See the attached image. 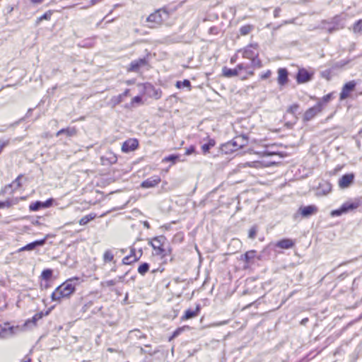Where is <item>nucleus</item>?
Wrapping results in <instances>:
<instances>
[{
  "label": "nucleus",
  "mask_w": 362,
  "mask_h": 362,
  "mask_svg": "<svg viewBox=\"0 0 362 362\" xmlns=\"http://www.w3.org/2000/svg\"><path fill=\"white\" fill-rule=\"evenodd\" d=\"M50 16H51V13H45L43 16H42L39 20L40 21H42V20H48L50 18Z\"/></svg>",
  "instance_id": "obj_50"
},
{
  "label": "nucleus",
  "mask_w": 362,
  "mask_h": 362,
  "mask_svg": "<svg viewBox=\"0 0 362 362\" xmlns=\"http://www.w3.org/2000/svg\"><path fill=\"white\" fill-rule=\"evenodd\" d=\"M361 202L359 199H356L353 201H349L344 203L340 209L334 210L331 214L333 216H339L342 214L348 213L349 211H353L361 205Z\"/></svg>",
  "instance_id": "obj_3"
},
{
  "label": "nucleus",
  "mask_w": 362,
  "mask_h": 362,
  "mask_svg": "<svg viewBox=\"0 0 362 362\" xmlns=\"http://www.w3.org/2000/svg\"><path fill=\"white\" fill-rule=\"evenodd\" d=\"M30 1L33 4H41L43 0H30Z\"/></svg>",
  "instance_id": "obj_57"
},
{
  "label": "nucleus",
  "mask_w": 362,
  "mask_h": 362,
  "mask_svg": "<svg viewBox=\"0 0 362 362\" xmlns=\"http://www.w3.org/2000/svg\"><path fill=\"white\" fill-rule=\"evenodd\" d=\"M114 259V255L110 250H106L103 255L104 262H109Z\"/></svg>",
  "instance_id": "obj_29"
},
{
  "label": "nucleus",
  "mask_w": 362,
  "mask_h": 362,
  "mask_svg": "<svg viewBox=\"0 0 362 362\" xmlns=\"http://www.w3.org/2000/svg\"><path fill=\"white\" fill-rule=\"evenodd\" d=\"M129 93V89H126L124 93L122 94H119V95L115 96L111 99V101L114 105H117L122 103L124 100V98L127 96H128Z\"/></svg>",
  "instance_id": "obj_22"
},
{
  "label": "nucleus",
  "mask_w": 362,
  "mask_h": 362,
  "mask_svg": "<svg viewBox=\"0 0 362 362\" xmlns=\"http://www.w3.org/2000/svg\"><path fill=\"white\" fill-rule=\"evenodd\" d=\"M354 180V175L353 173H349L344 175L339 180V186L341 189H346L349 187Z\"/></svg>",
  "instance_id": "obj_7"
},
{
  "label": "nucleus",
  "mask_w": 362,
  "mask_h": 362,
  "mask_svg": "<svg viewBox=\"0 0 362 362\" xmlns=\"http://www.w3.org/2000/svg\"><path fill=\"white\" fill-rule=\"evenodd\" d=\"M142 337H144V336L139 329H134L129 332V339H141Z\"/></svg>",
  "instance_id": "obj_28"
},
{
  "label": "nucleus",
  "mask_w": 362,
  "mask_h": 362,
  "mask_svg": "<svg viewBox=\"0 0 362 362\" xmlns=\"http://www.w3.org/2000/svg\"><path fill=\"white\" fill-rule=\"evenodd\" d=\"M95 4V0H93L92 1V5Z\"/></svg>",
  "instance_id": "obj_63"
},
{
  "label": "nucleus",
  "mask_w": 362,
  "mask_h": 362,
  "mask_svg": "<svg viewBox=\"0 0 362 362\" xmlns=\"http://www.w3.org/2000/svg\"><path fill=\"white\" fill-rule=\"evenodd\" d=\"M42 317V313H37L35 314L33 318L31 320H28V321H26L25 322V325H28L30 323H33L34 325H36V322L40 320L41 318Z\"/></svg>",
  "instance_id": "obj_34"
},
{
  "label": "nucleus",
  "mask_w": 362,
  "mask_h": 362,
  "mask_svg": "<svg viewBox=\"0 0 362 362\" xmlns=\"http://www.w3.org/2000/svg\"><path fill=\"white\" fill-rule=\"evenodd\" d=\"M22 177H23L22 175H18L16 177V179L9 185V187H13L15 190L20 188L22 185L21 182Z\"/></svg>",
  "instance_id": "obj_31"
},
{
  "label": "nucleus",
  "mask_w": 362,
  "mask_h": 362,
  "mask_svg": "<svg viewBox=\"0 0 362 362\" xmlns=\"http://www.w3.org/2000/svg\"><path fill=\"white\" fill-rule=\"evenodd\" d=\"M257 233V226H253L249 230L248 237L250 239H255Z\"/></svg>",
  "instance_id": "obj_40"
},
{
  "label": "nucleus",
  "mask_w": 362,
  "mask_h": 362,
  "mask_svg": "<svg viewBox=\"0 0 362 362\" xmlns=\"http://www.w3.org/2000/svg\"><path fill=\"white\" fill-rule=\"evenodd\" d=\"M103 165H112L117 162V156L112 152H107L101 157Z\"/></svg>",
  "instance_id": "obj_16"
},
{
  "label": "nucleus",
  "mask_w": 362,
  "mask_h": 362,
  "mask_svg": "<svg viewBox=\"0 0 362 362\" xmlns=\"http://www.w3.org/2000/svg\"><path fill=\"white\" fill-rule=\"evenodd\" d=\"M95 215L88 214L87 216H83L79 221V224L81 226L86 225L89 221L95 218Z\"/></svg>",
  "instance_id": "obj_30"
},
{
  "label": "nucleus",
  "mask_w": 362,
  "mask_h": 362,
  "mask_svg": "<svg viewBox=\"0 0 362 362\" xmlns=\"http://www.w3.org/2000/svg\"><path fill=\"white\" fill-rule=\"evenodd\" d=\"M138 258L135 256V252L134 250H132V252L129 255L125 257L122 259V263L124 264H130L132 262H136Z\"/></svg>",
  "instance_id": "obj_24"
},
{
  "label": "nucleus",
  "mask_w": 362,
  "mask_h": 362,
  "mask_svg": "<svg viewBox=\"0 0 362 362\" xmlns=\"http://www.w3.org/2000/svg\"><path fill=\"white\" fill-rule=\"evenodd\" d=\"M160 182L159 176H154L144 181L141 186L144 188L153 187Z\"/></svg>",
  "instance_id": "obj_17"
},
{
  "label": "nucleus",
  "mask_w": 362,
  "mask_h": 362,
  "mask_svg": "<svg viewBox=\"0 0 362 362\" xmlns=\"http://www.w3.org/2000/svg\"><path fill=\"white\" fill-rule=\"evenodd\" d=\"M5 206L4 202H0V208L4 207Z\"/></svg>",
  "instance_id": "obj_58"
},
{
  "label": "nucleus",
  "mask_w": 362,
  "mask_h": 362,
  "mask_svg": "<svg viewBox=\"0 0 362 362\" xmlns=\"http://www.w3.org/2000/svg\"><path fill=\"white\" fill-rule=\"evenodd\" d=\"M251 62V66L253 69L256 68H260L262 66V62L258 58V57H255V58H252L250 59Z\"/></svg>",
  "instance_id": "obj_33"
},
{
  "label": "nucleus",
  "mask_w": 362,
  "mask_h": 362,
  "mask_svg": "<svg viewBox=\"0 0 362 362\" xmlns=\"http://www.w3.org/2000/svg\"><path fill=\"white\" fill-rule=\"evenodd\" d=\"M195 151V148L194 146H191L189 148H188L187 151H186V153L185 154L186 155H190L192 154V153H194Z\"/></svg>",
  "instance_id": "obj_54"
},
{
  "label": "nucleus",
  "mask_w": 362,
  "mask_h": 362,
  "mask_svg": "<svg viewBox=\"0 0 362 362\" xmlns=\"http://www.w3.org/2000/svg\"><path fill=\"white\" fill-rule=\"evenodd\" d=\"M183 330V328H178L177 329L173 334L172 338L177 337L181 332Z\"/></svg>",
  "instance_id": "obj_51"
},
{
  "label": "nucleus",
  "mask_w": 362,
  "mask_h": 362,
  "mask_svg": "<svg viewBox=\"0 0 362 362\" xmlns=\"http://www.w3.org/2000/svg\"><path fill=\"white\" fill-rule=\"evenodd\" d=\"M280 11H281L280 8H279V7L276 8L274 11V16L275 18H278L279 16Z\"/></svg>",
  "instance_id": "obj_53"
},
{
  "label": "nucleus",
  "mask_w": 362,
  "mask_h": 362,
  "mask_svg": "<svg viewBox=\"0 0 362 362\" xmlns=\"http://www.w3.org/2000/svg\"><path fill=\"white\" fill-rule=\"evenodd\" d=\"M11 86H11V85H7V86H3V87L0 89V91H1L2 89H4V88H6V87H11Z\"/></svg>",
  "instance_id": "obj_59"
},
{
  "label": "nucleus",
  "mask_w": 362,
  "mask_h": 362,
  "mask_svg": "<svg viewBox=\"0 0 362 362\" xmlns=\"http://www.w3.org/2000/svg\"><path fill=\"white\" fill-rule=\"evenodd\" d=\"M252 28H253L252 25H246L242 26L240 28V33L242 35H246L252 31Z\"/></svg>",
  "instance_id": "obj_35"
},
{
  "label": "nucleus",
  "mask_w": 362,
  "mask_h": 362,
  "mask_svg": "<svg viewBox=\"0 0 362 362\" xmlns=\"http://www.w3.org/2000/svg\"><path fill=\"white\" fill-rule=\"evenodd\" d=\"M349 62H350L349 60V61H346V62H345V61L342 60V61H340V62H339V64H340V66H344V65L347 64Z\"/></svg>",
  "instance_id": "obj_56"
},
{
  "label": "nucleus",
  "mask_w": 362,
  "mask_h": 362,
  "mask_svg": "<svg viewBox=\"0 0 362 362\" xmlns=\"http://www.w3.org/2000/svg\"><path fill=\"white\" fill-rule=\"evenodd\" d=\"M123 279L122 276H119L118 280L117 279H111L106 281L105 282L103 283V285L106 286H115L118 281H122Z\"/></svg>",
  "instance_id": "obj_38"
},
{
  "label": "nucleus",
  "mask_w": 362,
  "mask_h": 362,
  "mask_svg": "<svg viewBox=\"0 0 362 362\" xmlns=\"http://www.w3.org/2000/svg\"><path fill=\"white\" fill-rule=\"evenodd\" d=\"M298 107H299V105L298 104H293L288 108L287 112L292 114V115H295L296 113L297 110H298Z\"/></svg>",
  "instance_id": "obj_43"
},
{
  "label": "nucleus",
  "mask_w": 362,
  "mask_h": 362,
  "mask_svg": "<svg viewBox=\"0 0 362 362\" xmlns=\"http://www.w3.org/2000/svg\"><path fill=\"white\" fill-rule=\"evenodd\" d=\"M239 139H241L240 138H236L235 140H233L231 141H229V142L225 144L223 146L222 150L225 151L226 153H228V151H230L231 152L235 151L238 148H240L242 146H243V144H239L238 143V140Z\"/></svg>",
  "instance_id": "obj_9"
},
{
  "label": "nucleus",
  "mask_w": 362,
  "mask_h": 362,
  "mask_svg": "<svg viewBox=\"0 0 362 362\" xmlns=\"http://www.w3.org/2000/svg\"><path fill=\"white\" fill-rule=\"evenodd\" d=\"M165 238L163 235L158 236L153 238L152 240H149L148 244L153 248H158L159 246H162Z\"/></svg>",
  "instance_id": "obj_21"
},
{
  "label": "nucleus",
  "mask_w": 362,
  "mask_h": 362,
  "mask_svg": "<svg viewBox=\"0 0 362 362\" xmlns=\"http://www.w3.org/2000/svg\"><path fill=\"white\" fill-rule=\"evenodd\" d=\"M176 87L178 88H181L182 87H187L190 89L191 87V83L189 80L185 79L183 81H177L176 82Z\"/></svg>",
  "instance_id": "obj_36"
},
{
  "label": "nucleus",
  "mask_w": 362,
  "mask_h": 362,
  "mask_svg": "<svg viewBox=\"0 0 362 362\" xmlns=\"http://www.w3.org/2000/svg\"><path fill=\"white\" fill-rule=\"evenodd\" d=\"M308 322V318L305 317V318H303L301 322H300V324L302 325H305L306 323Z\"/></svg>",
  "instance_id": "obj_55"
},
{
  "label": "nucleus",
  "mask_w": 362,
  "mask_h": 362,
  "mask_svg": "<svg viewBox=\"0 0 362 362\" xmlns=\"http://www.w3.org/2000/svg\"><path fill=\"white\" fill-rule=\"evenodd\" d=\"M141 101H142V98H141V97H140V96H136V97H134V98L132 99V104H133V103H141Z\"/></svg>",
  "instance_id": "obj_48"
},
{
  "label": "nucleus",
  "mask_w": 362,
  "mask_h": 362,
  "mask_svg": "<svg viewBox=\"0 0 362 362\" xmlns=\"http://www.w3.org/2000/svg\"><path fill=\"white\" fill-rule=\"evenodd\" d=\"M235 68L238 72L242 70L245 71V63H240V64H238Z\"/></svg>",
  "instance_id": "obj_49"
},
{
  "label": "nucleus",
  "mask_w": 362,
  "mask_h": 362,
  "mask_svg": "<svg viewBox=\"0 0 362 362\" xmlns=\"http://www.w3.org/2000/svg\"><path fill=\"white\" fill-rule=\"evenodd\" d=\"M322 103H318L315 106L306 110L303 116V119L305 121L311 120L316 115L322 111Z\"/></svg>",
  "instance_id": "obj_5"
},
{
  "label": "nucleus",
  "mask_w": 362,
  "mask_h": 362,
  "mask_svg": "<svg viewBox=\"0 0 362 362\" xmlns=\"http://www.w3.org/2000/svg\"><path fill=\"white\" fill-rule=\"evenodd\" d=\"M53 202H54L53 199H49L45 202H42V207L48 208V207L51 206L52 205Z\"/></svg>",
  "instance_id": "obj_46"
},
{
  "label": "nucleus",
  "mask_w": 362,
  "mask_h": 362,
  "mask_svg": "<svg viewBox=\"0 0 362 362\" xmlns=\"http://www.w3.org/2000/svg\"><path fill=\"white\" fill-rule=\"evenodd\" d=\"M222 71H223V75L228 78L236 76L239 74L236 68L232 69H228L225 66L223 68Z\"/></svg>",
  "instance_id": "obj_23"
},
{
  "label": "nucleus",
  "mask_w": 362,
  "mask_h": 362,
  "mask_svg": "<svg viewBox=\"0 0 362 362\" xmlns=\"http://www.w3.org/2000/svg\"><path fill=\"white\" fill-rule=\"evenodd\" d=\"M245 72L249 76L254 75V69L251 66V62L250 63H245Z\"/></svg>",
  "instance_id": "obj_41"
},
{
  "label": "nucleus",
  "mask_w": 362,
  "mask_h": 362,
  "mask_svg": "<svg viewBox=\"0 0 362 362\" xmlns=\"http://www.w3.org/2000/svg\"><path fill=\"white\" fill-rule=\"evenodd\" d=\"M356 83L354 81H351L346 83L342 88L340 93L339 98L341 100L346 99L349 96V93L353 91L356 87Z\"/></svg>",
  "instance_id": "obj_8"
},
{
  "label": "nucleus",
  "mask_w": 362,
  "mask_h": 362,
  "mask_svg": "<svg viewBox=\"0 0 362 362\" xmlns=\"http://www.w3.org/2000/svg\"><path fill=\"white\" fill-rule=\"evenodd\" d=\"M77 281V278L70 279L58 286L52 294V300H60L63 298L69 297L75 291Z\"/></svg>",
  "instance_id": "obj_1"
},
{
  "label": "nucleus",
  "mask_w": 362,
  "mask_h": 362,
  "mask_svg": "<svg viewBox=\"0 0 362 362\" xmlns=\"http://www.w3.org/2000/svg\"><path fill=\"white\" fill-rule=\"evenodd\" d=\"M24 362H30V358H28V361H24Z\"/></svg>",
  "instance_id": "obj_64"
},
{
  "label": "nucleus",
  "mask_w": 362,
  "mask_h": 362,
  "mask_svg": "<svg viewBox=\"0 0 362 362\" xmlns=\"http://www.w3.org/2000/svg\"><path fill=\"white\" fill-rule=\"evenodd\" d=\"M52 270L47 269L43 270V272H42L41 276L45 280H49L52 277Z\"/></svg>",
  "instance_id": "obj_39"
},
{
  "label": "nucleus",
  "mask_w": 362,
  "mask_h": 362,
  "mask_svg": "<svg viewBox=\"0 0 362 362\" xmlns=\"http://www.w3.org/2000/svg\"><path fill=\"white\" fill-rule=\"evenodd\" d=\"M295 243L291 239H283L276 243V247L281 249H290L294 246Z\"/></svg>",
  "instance_id": "obj_20"
},
{
  "label": "nucleus",
  "mask_w": 362,
  "mask_h": 362,
  "mask_svg": "<svg viewBox=\"0 0 362 362\" xmlns=\"http://www.w3.org/2000/svg\"><path fill=\"white\" fill-rule=\"evenodd\" d=\"M300 214L303 217H308L313 214H315L317 211V207L315 205H310L307 206H303L299 209Z\"/></svg>",
  "instance_id": "obj_14"
},
{
  "label": "nucleus",
  "mask_w": 362,
  "mask_h": 362,
  "mask_svg": "<svg viewBox=\"0 0 362 362\" xmlns=\"http://www.w3.org/2000/svg\"><path fill=\"white\" fill-rule=\"evenodd\" d=\"M178 158V156L176 155H170L168 157H165L163 159V161H171L173 163H175V160Z\"/></svg>",
  "instance_id": "obj_44"
},
{
  "label": "nucleus",
  "mask_w": 362,
  "mask_h": 362,
  "mask_svg": "<svg viewBox=\"0 0 362 362\" xmlns=\"http://www.w3.org/2000/svg\"><path fill=\"white\" fill-rule=\"evenodd\" d=\"M256 255L255 250H250L246 252L242 257L245 262L249 263L250 261L255 258Z\"/></svg>",
  "instance_id": "obj_26"
},
{
  "label": "nucleus",
  "mask_w": 362,
  "mask_h": 362,
  "mask_svg": "<svg viewBox=\"0 0 362 362\" xmlns=\"http://www.w3.org/2000/svg\"><path fill=\"white\" fill-rule=\"evenodd\" d=\"M147 64V61L145 58L139 59L134 61H132L129 67L127 69L128 71L138 72L141 67Z\"/></svg>",
  "instance_id": "obj_10"
},
{
  "label": "nucleus",
  "mask_w": 362,
  "mask_h": 362,
  "mask_svg": "<svg viewBox=\"0 0 362 362\" xmlns=\"http://www.w3.org/2000/svg\"><path fill=\"white\" fill-rule=\"evenodd\" d=\"M354 31L355 33L362 32V20L358 21L354 26Z\"/></svg>",
  "instance_id": "obj_42"
},
{
  "label": "nucleus",
  "mask_w": 362,
  "mask_h": 362,
  "mask_svg": "<svg viewBox=\"0 0 362 362\" xmlns=\"http://www.w3.org/2000/svg\"><path fill=\"white\" fill-rule=\"evenodd\" d=\"M14 327H11L9 324L6 323L0 325V337L7 338L14 334Z\"/></svg>",
  "instance_id": "obj_11"
},
{
  "label": "nucleus",
  "mask_w": 362,
  "mask_h": 362,
  "mask_svg": "<svg viewBox=\"0 0 362 362\" xmlns=\"http://www.w3.org/2000/svg\"><path fill=\"white\" fill-rule=\"evenodd\" d=\"M149 269V264L146 262L141 264L138 268V272L141 275H144Z\"/></svg>",
  "instance_id": "obj_32"
},
{
  "label": "nucleus",
  "mask_w": 362,
  "mask_h": 362,
  "mask_svg": "<svg viewBox=\"0 0 362 362\" xmlns=\"http://www.w3.org/2000/svg\"><path fill=\"white\" fill-rule=\"evenodd\" d=\"M145 226H146L147 228H149V224L148 222H145L144 223Z\"/></svg>",
  "instance_id": "obj_61"
},
{
  "label": "nucleus",
  "mask_w": 362,
  "mask_h": 362,
  "mask_svg": "<svg viewBox=\"0 0 362 362\" xmlns=\"http://www.w3.org/2000/svg\"><path fill=\"white\" fill-rule=\"evenodd\" d=\"M331 97H332V95L331 94H327L326 95H325L323 98H322V101L324 103H327L329 101V100L331 99Z\"/></svg>",
  "instance_id": "obj_52"
},
{
  "label": "nucleus",
  "mask_w": 362,
  "mask_h": 362,
  "mask_svg": "<svg viewBox=\"0 0 362 362\" xmlns=\"http://www.w3.org/2000/svg\"><path fill=\"white\" fill-rule=\"evenodd\" d=\"M235 62V58L232 57V58H231V59H230V62H231V63H233V62Z\"/></svg>",
  "instance_id": "obj_60"
},
{
  "label": "nucleus",
  "mask_w": 362,
  "mask_h": 362,
  "mask_svg": "<svg viewBox=\"0 0 362 362\" xmlns=\"http://www.w3.org/2000/svg\"><path fill=\"white\" fill-rule=\"evenodd\" d=\"M332 190V185L328 182H323L319 184L317 189V194L324 196L328 194Z\"/></svg>",
  "instance_id": "obj_13"
},
{
  "label": "nucleus",
  "mask_w": 362,
  "mask_h": 362,
  "mask_svg": "<svg viewBox=\"0 0 362 362\" xmlns=\"http://www.w3.org/2000/svg\"><path fill=\"white\" fill-rule=\"evenodd\" d=\"M138 146H139V142H138L137 139H131L126 141L123 144V145L122 146V150L123 152L132 151L136 149Z\"/></svg>",
  "instance_id": "obj_12"
},
{
  "label": "nucleus",
  "mask_w": 362,
  "mask_h": 362,
  "mask_svg": "<svg viewBox=\"0 0 362 362\" xmlns=\"http://www.w3.org/2000/svg\"><path fill=\"white\" fill-rule=\"evenodd\" d=\"M42 207V202L37 201L35 203H32L29 206L30 211H37Z\"/></svg>",
  "instance_id": "obj_37"
},
{
  "label": "nucleus",
  "mask_w": 362,
  "mask_h": 362,
  "mask_svg": "<svg viewBox=\"0 0 362 362\" xmlns=\"http://www.w3.org/2000/svg\"><path fill=\"white\" fill-rule=\"evenodd\" d=\"M168 16V12L163 9H158L156 12L151 13L147 18V22L150 23V28H155L158 25H160L163 23L165 18H167Z\"/></svg>",
  "instance_id": "obj_2"
},
{
  "label": "nucleus",
  "mask_w": 362,
  "mask_h": 362,
  "mask_svg": "<svg viewBox=\"0 0 362 362\" xmlns=\"http://www.w3.org/2000/svg\"><path fill=\"white\" fill-rule=\"evenodd\" d=\"M156 251V255H162L163 257L165 255V250L162 247V246H159L158 248L153 249Z\"/></svg>",
  "instance_id": "obj_45"
},
{
  "label": "nucleus",
  "mask_w": 362,
  "mask_h": 362,
  "mask_svg": "<svg viewBox=\"0 0 362 362\" xmlns=\"http://www.w3.org/2000/svg\"><path fill=\"white\" fill-rule=\"evenodd\" d=\"M314 73L302 68L298 70L296 80L298 83H304L312 80Z\"/></svg>",
  "instance_id": "obj_4"
},
{
  "label": "nucleus",
  "mask_w": 362,
  "mask_h": 362,
  "mask_svg": "<svg viewBox=\"0 0 362 362\" xmlns=\"http://www.w3.org/2000/svg\"><path fill=\"white\" fill-rule=\"evenodd\" d=\"M46 239H42L40 240H36L33 243H30L25 246L20 248L18 250V252H23V251H30L35 250L38 246H42L45 244Z\"/></svg>",
  "instance_id": "obj_15"
},
{
  "label": "nucleus",
  "mask_w": 362,
  "mask_h": 362,
  "mask_svg": "<svg viewBox=\"0 0 362 362\" xmlns=\"http://www.w3.org/2000/svg\"><path fill=\"white\" fill-rule=\"evenodd\" d=\"M216 144V142L214 139H210L208 143L204 144L202 146V150L204 154H206L209 152V150L214 147Z\"/></svg>",
  "instance_id": "obj_25"
},
{
  "label": "nucleus",
  "mask_w": 362,
  "mask_h": 362,
  "mask_svg": "<svg viewBox=\"0 0 362 362\" xmlns=\"http://www.w3.org/2000/svg\"><path fill=\"white\" fill-rule=\"evenodd\" d=\"M288 82V71L286 69L280 68L278 70V83L284 86Z\"/></svg>",
  "instance_id": "obj_19"
},
{
  "label": "nucleus",
  "mask_w": 362,
  "mask_h": 362,
  "mask_svg": "<svg viewBox=\"0 0 362 362\" xmlns=\"http://www.w3.org/2000/svg\"><path fill=\"white\" fill-rule=\"evenodd\" d=\"M258 55L257 45H250L243 50V57L248 59L258 57Z\"/></svg>",
  "instance_id": "obj_6"
},
{
  "label": "nucleus",
  "mask_w": 362,
  "mask_h": 362,
  "mask_svg": "<svg viewBox=\"0 0 362 362\" xmlns=\"http://www.w3.org/2000/svg\"><path fill=\"white\" fill-rule=\"evenodd\" d=\"M271 74H272L271 71H270V70H268V71H267L265 73H264V74H262L261 75V78H262V79H267V78H269V77H270Z\"/></svg>",
  "instance_id": "obj_47"
},
{
  "label": "nucleus",
  "mask_w": 362,
  "mask_h": 362,
  "mask_svg": "<svg viewBox=\"0 0 362 362\" xmlns=\"http://www.w3.org/2000/svg\"><path fill=\"white\" fill-rule=\"evenodd\" d=\"M199 308H197L195 310H186L185 315L182 317V320H188L193 318L198 315Z\"/></svg>",
  "instance_id": "obj_27"
},
{
  "label": "nucleus",
  "mask_w": 362,
  "mask_h": 362,
  "mask_svg": "<svg viewBox=\"0 0 362 362\" xmlns=\"http://www.w3.org/2000/svg\"><path fill=\"white\" fill-rule=\"evenodd\" d=\"M107 350H108V351H110V352H112V351H113L112 349H111V348H109Z\"/></svg>",
  "instance_id": "obj_62"
},
{
  "label": "nucleus",
  "mask_w": 362,
  "mask_h": 362,
  "mask_svg": "<svg viewBox=\"0 0 362 362\" xmlns=\"http://www.w3.org/2000/svg\"><path fill=\"white\" fill-rule=\"evenodd\" d=\"M62 134H65L68 137L74 136L77 134V129L75 127H69L57 132L56 136H59Z\"/></svg>",
  "instance_id": "obj_18"
}]
</instances>
